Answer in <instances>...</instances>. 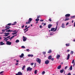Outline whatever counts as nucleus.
I'll return each mask as SVG.
<instances>
[{
    "instance_id": "12",
    "label": "nucleus",
    "mask_w": 75,
    "mask_h": 75,
    "mask_svg": "<svg viewBox=\"0 0 75 75\" xmlns=\"http://www.w3.org/2000/svg\"><path fill=\"white\" fill-rule=\"evenodd\" d=\"M68 56H67V60H68L69 59V57H70V54H68Z\"/></svg>"
},
{
    "instance_id": "10",
    "label": "nucleus",
    "mask_w": 75,
    "mask_h": 75,
    "mask_svg": "<svg viewBox=\"0 0 75 75\" xmlns=\"http://www.w3.org/2000/svg\"><path fill=\"white\" fill-rule=\"evenodd\" d=\"M70 16H71V15L70 14H66V15H65V16L67 17H69Z\"/></svg>"
},
{
    "instance_id": "21",
    "label": "nucleus",
    "mask_w": 75,
    "mask_h": 75,
    "mask_svg": "<svg viewBox=\"0 0 75 75\" xmlns=\"http://www.w3.org/2000/svg\"><path fill=\"white\" fill-rule=\"evenodd\" d=\"M30 26H28V27L26 28L25 29H24V31H25V30H27V29H28V28H30Z\"/></svg>"
},
{
    "instance_id": "59",
    "label": "nucleus",
    "mask_w": 75,
    "mask_h": 75,
    "mask_svg": "<svg viewBox=\"0 0 75 75\" xmlns=\"http://www.w3.org/2000/svg\"><path fill=\"white\" fill-rule=\"evenodd\" d=\"M7 38H5L4 39V41H5V40H6V39H7Z\"/></svg>"
},
{
    "instance_id": "33",
    "label": "nucleus",
    "mask_w": 75,
    "mask_h": 75,
    "mask_svg": "<svg viewBox=\"0 0 75 75\" xmlns=\"http://www.w3.org/2000/svg\"><path fill=\"white\" fill-rule=\"evenodd\" d=\"M6 32H8V33H9V32H11V30H10L9 29L8 30H6Z\"/></svg>"
},
{
    "instance_id": "55",
    "label": "nucleus",
    "mask_w": 75,
    "mask_h": 75,
    "mask_svg": "<svg viewBox=\"0 0 75 75\" xmlns=\"http://www.w3.org/2000/svg\"><path fill=\"white\" fill-rule=\"evenodd\" d=\"M40 28H42V26H41V25H40V26H39Z\"/></svg>"
},
{
    "instance_id": "11",
    "label": "nucleus",
    "mask_w": 75,
    "mask_h": 75,
    "mask_svg": "<svg viewBox=\"0 0 75 75\" xmlns=\"http://www.w3.org/2000/svg\"><path fill=\"white\" fill-rule=\"evenodd\" d=\"M0 45H5V43H3V42H0Z\"/></svg>"
},
{
    "instance_id": "24",
    "label": "nucleus",
    "mask_w": 75,
    "mask_h": 75,
    "mask_svg": "<svg viewBox=\"0 0 75 75\" xmlns=\"http://www.w3.org/2000/svg\"><path fill=\"white\" fill-rule=\"evenodd\" d=\"M25 68V65L23 66L22 68V70H24V68Z\"/></svg>"
},
{
    "instance_id": "23",
    "label": "nucleus",
    "mask_w": 75,
    "mask_h": 75,
    "mask_svg": "<svg viewBox=\"0 0 75 75\" xmlns=\"http://www.w3.org/2000/svg\"><path fill=\"white\" fill-rule=\"evenodd\" d=\"M54 30H55V28H52L51 29V31H54Z\"/></svg>"
},
{
    "instance_id": "16",
    "label": "nucleus",
    "mask_w": 75,
    "mask_h": 75,
    "mask_svg": "<svg viewBox=\"0 0 75 75\" xmlns=\"http://www.w3.org/2000/svg\"><path fill=\"white\" fill-rule=\"evenodd\" d=\"M52 52V51L51 50H50L48 52V54H50Z\"/></svg>"
},
{
    "instance_id": "40",
    "label": "nucleus",
    "mask_w": 75,
    "mask_h": 75,
    "mask_svg": "<svg viewBox=\"0 0 75 75\" xmlns=\"http://www.w3.org/2000/svg\"><path fill=\"white\" fill-rule=\"evenodd\" d=\"M71 18H75V16H72L71 17Z\"/></svg>"
},
{
    "instance_id": "9",
    "label": "nucleus",
    "mask_w": 75,
    "mask_h": 75,
    "mask_svg": "<svg viewBox=\"0 0 75 75\" xmlns=\"http://www.w3.org/2000/svg\"><path fill=\"white\" fill-rule=\"evenodd\" d=\"M52 24H49V25H48V28H51V27H52Z\"/></svg>"
},
{
    "instance_id": "7",
    "label": "nucleus",
    "mask_w": 75,
    "mask_h": 75,
    "mask_svg": "<svg viewBox=\"0 0 75 75\" xmlns=\"http://www.w3.org/2000/svg\"><path fill=\"white\" fill-rule=\"evenodd\" d=\"M49 62H50L49 60H47L46 61H45V64H49Z\"/></svg>"
},
{
    "instance_id": "38",
    "label": "nucleus",
    "mask_w": 75,
    "mask_h": 75,
    "mask_svg": "<svg viewBox=\"0 0 75 75\" xmlns=\"http://www.w3.org/2000/svg\"><path fill=\"white\" fill-rule=\"evenodd\" d=\"M45 71H44L42 72V75H43V74H45Z\"/></svg>"
},
{
    "instance_id": "26",
    "label": "nucleus",
    "mask_w": 75,
    "mask_h": 75,
    "mask_svg": "<svg viewBox=\"0 0 75 75\" xmlns=\"http://www.w3.org/2000/svg\"><path fill=\"white\" fill-rule=\"evenodd\" d=\"M70 71H71L72 69V65L69 68Z\"/></svg>"
},
{
    "instance_id": "62",
    "label": "nucleus",
    "mask_w": 75,
    "mask_h": 75,
    "mask_svg": "<svg viewBox=\"0 0 75 75\" xmlns=\"http://www.w3.org/2000/svg\"><path fill=\"white\" fill-rule=\"evenodd\" d=\"M43 24H44L43 25V26H44V25H46V23H44Z\"/></svg>"
},
{
    "instance_id": "19",
    "label": "nucleus",
    "mask_w": 75,
    "mask_h": 75,
    "mask_svg": "<svg viewBox=\"0 0 75 75\" xmlns=\"http://www.w3.org/2000/svg\"><path fill=\"white\" fill-rule=\"evenodd\" d=\"M61 68V65H60L58 67L57 69H60Z\"/></svg>"
},
{
    "instance_id": "49",
    "label": "nucleus",
    "mask_w": 75,
    "mask_h": 75,
    "mask_svg": "<svg viewBox=\"0 0 75 75\" xmlns=\"http://www.w3.org/2000/svg\"><path fill=\"white\" fill-rule=\"evenodd\" d=\"M9 39H8H8L7 38V39L5 41H6H6H8V40H9Z\"/></svg>"
},
{
    "instance_id": "51",
    "label": "nucleus",
    "mask_w": 75,
    "mask_h": 75,
    "mask_svg": "<svg viewBox=\"0 0 75 75\" xmlns=\"http://www.w3.org/2000/svg\"><path fill=\"white\" fill-rule=\"evenodd\" d=\"M28 31V29L26 30L24 32L25 33H26V32H27V31Z\"/></svg>"
},
{
    "instance_id": "63",
    "label": "nucleus",
    "mask_w": 75,
    "mask_h": 75,
    "mask_svg": "<svg viewBox=\"0 0 75 75\" xmlns=\"http://www.w3.org/2000/svg\"><path fill=\"white\" fill-rule=\"evenodd\" d=\"M54 58H52L51 59V60H52V61H54Z\"/></svg>"
},
{
    "instance_id": "47",
    "label": "nucleus",
    "mask_w": 75,
    "mask_h": 75,
    "mask_svg": "<svg viewBox=\"0 0 75 75\" xmlns=\"http://www.w3.org/2000/svg\"><path fill=\"white\" fill-rule=\"evenodd\" d=\"M26 51L28 52H29V51H30V50H29V49H28L26 50Z\"/></svg>"
},
{
    "instance_id": "50",
    "label": "nucleus",
    "mask_w": 75,
    "mask_h": 75,
    "mask_svg": "<svg viewBox=\"0 0 75 75\" xmlns=\"http://www.w3.org/2000/svg\"><path fill=\"white\" fill-rule=\"evenodd\" d=\"M46 53V52H43V54L44 55H45V53Z\"/></svg>"
},
{
    "instance_id": "58",
    "label": "nucleus",
    "mask_w": 75,
    "mask_h": 75,
    "mask_svg": "<svg viewBox=\"0 0 75 75\" xmlns=\"http://www.w3.org/2000/svg\"><path fill=\"white\" fill-rule=\"evenodd\" d=\"M24 25H23L22 26L21 28H24Z\"/></svg>"
},
{
    "instance_id": "20",
    "label": "nucleus",
    "mask_w": 75,
    "mask_h": 75,
    "mask_svg": "<svg viewBox=\"0 0 75 75\" xmlns=\"http://www.w3.org/2000/svg\"><path fill=\"white\" fill-rule=\"evenodd\" d=\"M31 23V22L29 21H28V22H26V24H30Z\"/></svg>"
},
{
    "instance_id": "25",
    "label": "nucleus",
    "mask_w": 75,
    "mask_h": 75,
    "mask_svg": "<svg viewBox=\"0 0 75 75\" xmlns=\"http://www.w3.org/2000/svg\"><path fill=\"white\" fill-rule=\"evenodd\" d=\"M69 20V18H66V19H65L64 21H67L68 20Z\"/></svg>"
},
{
    "instance_id": "1",
    "label": "nucleus",
    "mask_w": 75,
    "mask_h": 75,
    "mask_svg": "<svg viewBox=\"0 0 75 75\" xmlns=\"http://www.w3.org/2000/svg\"><path fill=\"white\" fill-rule=\"evenodd\" d=\"M5 28H6L5 29H2L1 30L2 32H3V33H4V32H5V31H6V30H8V29H10L11 27H10V26H6L5 27Z\"/></svg>"
},
{
    "instance_id": "41",
    "label": "nucleus",
    "mask_w": 75,
    "mask_h": 75,
    "mask_svg": "<svg viewBox=\"0 0 75 75\" xmlns=\"http://www.w3.org/2000/svg\"><path fill=\"white\" fill-rule=\"evenodd\" d=\"M74 62H75V60L73 59L72 62V64H74Z\"/></svg>"
},
{
    "instance_id": "56",
    "label": "nucleus",
    "mask_w": 75,
    "mask_h": 75,
    "mask_svg": "<svg viewBox=\"0 0 75 75\" xmlns=\"http://www.w3.org/2000/svg\"><path fill=\"white\" fill-rule=\"evenodd\" d=\"M14 36H13L11 38L12 39L13 38H14Z\"/></svg>"
},
{
    "instance_id": "44",
    "label": "nucleus",
    "mask_w": 75,
    "mask_h": 75,
    "mask_svg": "<svg viewBox=\"0 0 75 75\" xmlns=\"http://www.w3.org/2000/svg\"><path fill=\"white\" fill-rule=\"evenodd\" d=\"M71 54H74V52L73 51H71Z\"/></svg>"
},
{
    "instance_id": "45",
    "label": "nucleus",
    "mask_w": 75,
    "mask_h": 75,
    "mask_svg": "<svg viewBox=\"0 0 75 75\" xmlns=\"http://www.w3.org/2000/svg\"><path fill=\"white\" fill-rule=\"evenodd\" d=\"M68 68V66H67L65 67V68H64V69H67Z\"/></svg>"
},
{
    "instance_id": "17",
    "label": "nucleus",
    "mask_w": 75,
    "mask_h": 75,
    "mask_svg": "<svg viewBox=\"0 0 75 75\" xmlns=\"http://www.w3.org/2000/svg\"><path fill=\"white\" fill-rule=\"evenodd\" d=\"M64 25H65L64 24V23H63L62 24V26H61V27H62V28H65V27L64 26Z\"/></svg>"
},
{
    "instance_id": "32",
    "label": "nucleus",
    "mask_w": 75,
    "mask_h": 75,
    "mask_svg": "<svg viewBox=\"0 0 75 75\" xmlns=\"http://www.w3.org/2000/svg\"><path fill=\"white\" fill-rule=\"evenodd\" d=\"M66 45L67 47H69V43L66 44Z\"/></svg>"
},
{
    "instance_id": "13",
    "label": "nucleus",
    "mask_w": 75,
    "mask_h": 75,
    "mask_svg": "<svg viewBox=\"0 0 75 75\" xmlns=\"http://www.w3.org/2000/svg\"><path fill=\"white\" fill-rule=\"evenodd\" d=\"M52 59V56L51 55L49 56L48 57V59Z\"/></svg>"
},
{
    "instance_id": "22",
    "label": "nucleus",
    "mask_w": 75,
    "mask_h": 75,
    "mask_svg": "<svg viewBox=\"0 0 75 75\" xmlns=\"http://www.w3.org/2000/svg\"><path fill=\"white\" fill-rule=\"evenodd\" d=\"M64 71V69H63L62 70H60V73H63Z\"/></svg>"
},
{
    "instance_id": "30",
    "label": "nucleus",
    "mask_w": 75,
    "mask_h": 75,
    "mask_svg": "<svg viewBox=\"0 0 75 75\" xmlns=\"http://www.w3.org/2000/svg\"><path fill=\"white\" fill-rule=\"evenodd\" d=\"M33 20V19L32 18H29V21L31 22V21Z\"/></svg>"
},
{
    "instance_id": "64",
    "label": "nucleus",
    "mask_w": 75,
    "mask_h": 75,
    "mask_svg": "<svg viewBox=\"0 0 75 75\" xmlns=\"http://www.w3.org/2000/svg\"><path fill=\"white\" fill-rule=\"evenodd\" d=\"M68 24H69V22H67V23L66 24V25H67Z\"/></svg>"
},
{
    "instance_id": "15",
    "label": "nucleus",
    "mask_w": 75,
    "mask_h": 75,
    "mask_svg": "<svg viewBox=\"0 0 75 75\" xmlns=\"http://www.w3.org/2000/svg\"><path fill=\"white\" fill-rule=\"evenodd\" d=\"M19 57L20 58H23V57H24V54L22 53L21 55L19 56Z\"/></svg>"
},
{
    "instance_id": "31",
    "label": "nucleus",
    "mask_w": 75,
    "mask_h": 75,
    "mask_svg": "<svg viewBox=\"0 0 75 75\" xmlns=\"http://www.w3.org/2000/svg\"><path fill=\"white\" fill-rule=\"evenodd\" d=\"M17 33V32H16V33H12V35H14L15 34H16Z\"/></svg>"
},
{
    "instance_id": "3",
    "label": "nucleus",
    "mask_w": 75,
    "mask_h": 75,
    "mask_svg": "<svg viewBox=\"0 0 75 75\" xmlns=\"http://www.w3.org/2000/svg\"><path fill=\"white\" fill-rule=\"evenodd\" d=\"M36 61L38 62L39 63V64H41V59H40L39 58H37V59H36Z\"/></svg>"
},
{
    "instance_id": "14",
    "label": "nucleus",
    "mask_w": 75,
    "mask_h": 75,
    "mask_svg": "<svg viewBox=\"0 0 75 75\" xmlns=\"http://www.w3.org/2000/svg\"><path fill=\"white\" fill-rule=\"evenodd\" d=\"M59 57H60V55H57L56 57V58L58 59H59Z\"/></svg>"
},
{
    "instance_id": "61",
    "label": "nucleus",
    "mask_w": 75,
    "mask_h": 75,
    "mask_svg": "<svg viewBox=\"0 0 75 75\" xmlns=\"http://www.w3.org/2000/svg\"><path fill=\"white\" fill-rule=\"evenodd\" d=\"M10 36H9L6 38H10Z\"/></svg>"
},
{
    "instance_id": "57",
    "label": "nucleus",
    "mask_w": 75,
    "mask_h": 75,
    "mask_svg": "<svg viewBox=\"0 0 75 75\" xmlns=\"http://www.w3.org/2000/svg\"><path fill=\"white\" fill-rule=\"evenodd\" d=\"M71 74L70 73H69L67 75H71Z\"/></svg>"
},
{
    "instance_id": "27",
    "label": "nucleus",
    "mask_w": 75,
    "mask_h": 75,
    "mask_svg": "<svg viewBox=\"0 0 75 75\" xmlns=\"http://www.w3.org/2000/svg\"><path fill=\"white\" fill-rule=\"evenodd\" d=\"M11 25V23H9L8 24L6 25V26H8H8H10Z\"/></svg>"
},
{
    "instance_id": "46",
    "label": "nucleus",
    "mask_w": 75,
    "mask_h": 75,
    "mask_svg": "<svg viewBox=\"0 0 75 75\" xmlns=\"http://www.w3.org/2000/svg\"><path fill=\"white\" fill-rule=\"evenodd\" d=\"M30 65L32 66H33V65H34V63H31V64H30Z\"/></svg>"
},
{
    "instance_id": "2",
    "label": "nucleus",
    "mask_w": 75,
    "mask_h": 75,
    "mask_svg": "<svg viewBox=\"0 0 75 75\" xmlns=\"http://www.w3.org/2000/svg\"><path fill=\"white\" fill-rule=\"evenodd\" d=\"M33 69L32 68H31L30 67H29L27 68V71H31V70Z\"/></svg>"
},
{
    "instance_id": "37",
    "label": "nucleus",
    "mask_w": 75,
    "mask_h": 75,
    "mask_svg": "<svg viewBox=\"0 0 75 75\" xmlns=\"http://www.w3.org/2000/svg\"><path fill=\"white\" fill-rule=\"evenodd\" d=\"M19 40H16V43H17V42H19Z\"/></svg>"
},
{
    "instance_id": "43",
    "label": "nucleus",
    "mask_w": 75,
    "mask_h": 75,
    "mask_svg": "<svg viewBox=\"0 0 75 75\" xmlns=\"http://www.w3.org/2000/svg\"><path fill=\"white\" fill-rule=\"evenodd\" d=\"M21 48H25V47H24V46H21Z\"/></svg>"
},
{
    "instance_id": "60",
    "label": "nucleus",
    "mask_w": 75,
    "mask_h": 75,
    "mask_svg": "<svg viewBox=\"0 0 75 75\" xmlns=\"http://www.w3.org/2000/svg\"><path fill=\"white\" fill-rule=\"evenodd\" d=\"M15 65H18V63H16V64H15Z\"/></svg>"
},
{
    "instance_id": "28",
    "label": "nucleus",
    "mask_w": 75,
    "mask_h": 75,
    "mask_svg": "<svg viewBox=\"0 0 75 75\" xmlns=\"http://www.w3.org/2000/svg\"><path fill=\"white\" fill-rule=\"evenodd\" d=\"M35 20L37 22L38 21H39V20H40V19H39L38 18H37Z\"/></svg>"
},
{
    "instance_id": "52",
    "label": "nucleus",
    "mask_w": 75,
    "mask_h": 75,
    "mask_svg": "<svg viewBox=\"0 0 75 75\" xmlns=\"http://www.w3.org/2000/svg\"><path fill=\"white\" fill-rule=\"evenodd\" d=\"M40 16H40V15L37 16V18H40Z\"/></svg>"
},
{
    "instance_id": "5",
    "label": "nucleus",
    "mask_w": 75,
    "mask_h": 75,
    "mask_svg": "<svg viewBox=\"0 0 75 75\" xmlns=\"http://www.w3.org/2000/svg\"><path fill=\"white\" fill-rule=\"evenodd\" d=\"M4 34H5L4 35V36H6V37H8V35L10 34L9 33H4Z\"/></svg>"
},
{
    "instance_id": "4",
    "label": "nucleus",
    "mask_w": 75,
    "mask_h": 75,
    "mask_svg": "<svg viewBox=\"0 0 75 75\" xmlns=\"http://www.w3.org/2000/svg\"><path fill=\"white\" fill-rule=\"evenodd\" d=\"M6 44L7 45H11V42H10L9 41H7L6 42Z\"/></svg>"
},
{
    "instance_id": "42",
    "label": "nucleus",
    "mask_w": 75,
    "mask_h": 75,
    "mask_svg": "<svg viewBox=\"0 0 75 75\" xmlns=\"http://www.w3.org/2000/svg\"><path fill=\"white\" fill-rule=\"evenodd\" d=\"M49 21H50V22H51V21H52V20H51V18H50L49 19Z\"/></svg>"
},
{
    "instance_id": "53",
    "label": "nucleus",
    "mask_w": 75,
    "mask_h": 75,
    "mask_svg": "<svg viewBox=\"0 0 75 75\" xmlns=\"http://www.w3.org/2000/svg\"><path fill=\"white\" fill-rule=\"evenodd\" d=\"M3 72H4V71H2L0 73V74H2V73H3Z\"/></svg>"
},
{
    "instance_id": "29",
    "label": "nucleus",
    "mask_w": 75,
    "mask_h": 75,
    "mask_svg": "<svg viewBox=\"0 0 75 75\" xmlns=\"http://www.w3.org/2000/svg\"><path fill=\"white\" fill-rule=\"evenodd\" d=\"M57 26H56V27L55 28V30H53V32H55V31H57Z\"/></svg>"
},
{
    "instance_id": "54",
    "label": "nucleus",
    "mask_w": 75,
    "mask_h": 75,
    "mask_svg": "<svg viewBox=\"0 0 75 75\" xmlns=\"http://www.w3.org/2000/svg\"><path fill=\"white\" fill-rule=\"evenodd\" d=\"M40 21H41L42 22V21H44V20L41 19L40 20Z\"/></svg>"
},
{
    "instance_id": "39",
    "label": "nucleus",
    "mask_w": 75,
    "mask_h": 75,
    "mask_svg": "<svg viewBox=\"0 0 75 75\" xmlns=\"http://www.w3.org/2000/svg\"><path fill=\"white\" fill-rule=\"evenodd\" d=\"M54 34V33H50V35H52Z\"/></svg>"
},
{
    "instance_id": "6",
    "label": "nucleus",
    "mask_w": 75,
    "mask_h": 75,
    "mask_svg": "<svg viewBox=\"0 0 75 75\" xmlns=\"http://www.w3.org/2000/svg\"><path fill=\"white\" fill-rule=\"evenodd\" d=\"M16 75H23V73L21 72H18L17 74H16Z\"/></svg>"
},
{
    "instance_id": "36",
    "label": "nucleus",
    "mask_w": 75,
    "mask_h": 75,
    "mask_svg": "<svg viewBox=\"0 0 75 75\" xmlns=\"http://www.w3.org/2000/svg\"><path fill=\"white\" fill-rule=\"evenodd\" d=\"M59 23V21H57L56 22V25H57V27L58 25V23Z\"/></svg>"
},
{
    "instance_id": "8",
    "label": "nucleus",
    "mask_w": 75,
    "mask_h": 75,
    "mask_svg": "<svg viewBox=\"0 0 75 75\" xmlns=\"http://www.w3.org/2000/svg\"><path fill=\"white\" fill-rule=\"evenodd\" d=\"M23 41H26V40H27V38H25V37H24V36H23Z\"/></svg>"
},
{
    "instance_id": "35",
    "label": "nucleus",
    "mask_w": 75,
    "mask_h": 75,
    "mask_svg": "<svg viewBox=\"0 0 75 75\" xmlns=\"http://www.w3.org/2000/svg\"><path fill=\"white\" fill-rule=\"evenodd\" d=\"M37 70H36L35 71L34 73L35 74H37Z\"/></svg>"
},
{
    "instance_id": "48",
    "label": "nucleus",
    "mask_w": 75,
    "mask_h": 75,
    "mask_svg": "<svg viewBox=\"0 0 75 75\" xmlns=\"http://www.w3.org/2000/svg\"><path fill=\"white\" fill-rule=\"evenodd\" d=\"M36 65H37V64H36V63H35L34 64V66L35 67V66H36Z\"/></svg>"
},
{
    "instance_id": "34",
    "label": "nucleus",
    "mask_w": 75,
    "mask_h": 75,
    "mask_svg": "<svg viewBox=\"0 0 75 75\" xmlns=\"http://www.w3.org/2000/svg\"><path fill=\"white\" fill-rule=\"evenodd\" d=\"M17 24V22H15L14 23L11 24V25H15V24Z\"/></svg>"
},
{
    "instance_id": "18",
    "label": "nucleus",
    "mask_w": 75,
    "mask_h": 75,
    "mask_svg": "<svg viewBox=\"0 0 75 75\" xmlns=\"http://www.w3.org/2000/svg\"><path fill=\"white\" fill-rule=\"evenodd\" d=\"M28 57H33V54H28Z\"/></svg>"
}]
</instances>
